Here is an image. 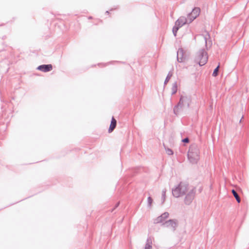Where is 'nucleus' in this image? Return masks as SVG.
Here are the masks:
<instances>
[{
  "mask_svg": "<svg viewBox=\"0 0 249 249\" xmlns=\"http://www.w3.org/2000/svg\"><path fill=\"white\" fill-rule=\"evenodd\" d=\"M152 246L151 243H147L145 247V249H151Z\"/></svg>",
  "mask_w": 249,
  "mask_h": 249,
  "instance_id": "nucleus-15",
  "label": "nucleus"
},
{
  "mask_svg": "<svg viewBox=\"0 0 249 249\" xmlns=\"http://www.w3.org/2000/svg\"><path fill=\"white\" fill-rule=\"evenodd\" d=\"M37 69L43 72H48L53 70V66L51 64L42 65L37 67Z\"/></svg>",
  "mask_w": 249,
  "mask_h": 249,
  "instance_id": "nucleus-9",
  "label": "nucleus"
},
{
  "mask_svg": "<svg viewBox=\"0 0 249 249\" xmlns=\"http://www.w3.org/2000/svg\"><path fill=\"white\" fill-rule=\"evenodd\" d=\"M165 193H164V194H163L164 198H165Z\"/></svg>",
  "mask_w": 249,
  "mask_h": 249,
  "instance_id": "nucleus-20",
  "label": "nucleus"
},
{
  "mask_svg": "<svg viewBox=\"0 0 249 249\" xmlns=\"http://www.w3.org/2000/svg\"><path fill=\"white\" fill-rule=\"evenodd\" d=\"M199 150L195 146H192L190 148L188 156V159L192 162H196L199 159Z\"/></svg>",
  "mask_w": 249,
  "mask_h": 249,
  "instance_id": "nucleus-3",
  "label": "nucleus"
},
{
  "mask_svg": "<svg viewBox=\"0 0 249 249\" xmlns=\"http://www.w3.org/2000/svg\"><path fill=\"white\" fill-rule=\"evenodd\" d=\"M89 19H91V18H91V17H89Z\"/></svg>",
  "mask_w": 249,
  "mask_h": 249,
  "instance_id": "nucleus-21",
  "label": "nucleus"
},
{
  "mask_svg": "<svg viewBox=\"0 0 249 249\" xmlns=\"http://www.w3.org/2000/svg\"><path fill=\"white\" fill-rule=\"evenodd\" d=\"M164 225L166 227L172 230H175L177 226V222L175 220H170L166 221L164 223Z\"/></svg>",
  "mask_w": 249,
  "mask_h": 249,
  "instance_id": "nucleus-8",
  "label": "nucleus"
},
{
  "mask_svg": "<svg viewBox=\"0 0 249 249\" xmlns=\"http://www.w3.org/2000/svg\"><path fill=\"white\" fill-rule=\"evenodd\" d=\"M195 189L193 191H190L188 194H187L185 198V204L189 205L190 204L192 200H193L195 196Z\"/></svg>",
  "mask_w": 249,
  "mask_h": 249,
  "instance_id": "nucleus-7",
  "label": "nucleus"
},
{
  "mask_svg": "<svg viewBox=\"0 0 249 249\" xmlns=\"http://www.w3.org/2000/svg\"><path fill=\"white\" fill-rule=\"evenodd\" d=\"M183 142H189V140L188 138H186V139H184V140H183Z\"/></svg>",
  "mask_w": 249,
  "mask_h": 249,
  "instance_id": "nucleus-19",
  "label": "nucleus"
},
{
  "mask_svg": "<svg viewBox=\"0 0 249 249\" xmlns=\"http://www.w3.org/2000/svg\"><path fill=\"white\" fill-rule=\"evenodd\" d=\"M117 122L115 119L114 117L112 118L111 124L108 129V132L109 133L111 132L115 128L116 126Z\"/></svg>",
  "mask_w": 249,
  "mask_h": 249,
  "instance_id": "nucleus-11",
  "label": "nucleus"
},
{
  "mask_svg": "<svg viewBox=\"0 0 249 249\" xmlns=\"http://www.w3.org/2000/svg\"><path fill=\"white\" fill-rule=\"evenodd\" d=\"M219 65H218L214 70L213 72V76H214V77H215L218 74V70H219Z\"/></svg>",
  "mask_w": 249,
  "mask_h": 249,
  "instance_id": "nucleus-14",
  "label": "nucleus"
},
{
  "mask_svg": "<svg viewBox=\"0 0 249 249\" xmlns=\"http://www.w3.org/2000/svg\"><path fill=\"white\" fill-rule=\"evenodd\" d=\"M188 23H190V22L188 21V19L187 17L184 16L180 17L176 22L175 26L173 28V32L174 35L175 36H176L177 32L179 28L185 24Z\"/></svg>",
  "mask_w": 249,
  "mask_h": 249,
  "instance_id": "nucleus-4",
  "label": "nucleus"
},
{
  "mask_svg": "<svg viewBox=\"0 0 249 249\" xmlns=\"http://www.w3.org/2000/svg\"><path fill=\"white\" fill-rule=\"evenodd\" d=\"M167 152L169 155H172L173 154V151L171 149H168L167 150Z\"/></svg>",
  "mask_w": 249,
  "mask_h": 249,
  "instance_id": "nucleus-17",
  "label": "nucleus"
},
{
  "mask_svg": "<svg viewBox=\"0 0 249 249\" xmlns=\"http://www.w3.org/2000/svg\"><path fill=\"white\" fill-rule=\"evenodd\" d=\"M200 12V9L198 7L195 8L191 13L187 15V18L188 21L191 23L195 18H196L199 15Z\"/></svg>",
  "mask_w": 249,
  "mask_h": 249,
  "instance_id": "nucleus-5",
  "label": "nucleus"
},
{
  "mask_svg": "<svg viewBox=\"0 0 249 249\" xmlns=\"http://www.w3.org/2000/svg\"><path fill=\"white\" fill-rule=\"evenodd\" d=\"M178 90V86L176 83H174L172 85L171 88V93L172 94L176 93Z\"/></svg>",
  "mask_w": 249,
  "mask_h": 249,
  "instance_id": "nucleus-12",
  "label": "nucleus"
},
{
  "mask_svg": "<svg viewBox=\"0 0 249 249\" xmlns=\"http://www.w3.org/2000/svg\"><path fill=\"white\" fill-rule=\"evenodd\" d=\"M152 201H153L152 198L151 197H149L148 198V203H149L150 206L151 205V204L152 203Z\"/></svg>",
  "mask_w": 249,
  "mask_h": 249,
  "instance_id": "nucleus-16",
  "label": "nucleus"
},
{
  "mask_svg": "<svg viewBox=\"0 0 249 249\" xmlns=\"http://www.w3.org/2000/svg\"><path fill=\"white\" fill-rule=\"evenodd\" d=\"M194 189L195 188L193 186H190L186 182L182 181L172 190V194L174 196L178 197L183 195H186L190 191H193Z\"/></svg>",
  "mask_w": 249,
  "mask_h": 249,
  "instance_id": "nucleus-1",
  "label": "nucleus"
},
{
  "mask_svg": "<svg viewBox=\"0 0 249 249\" xmlns=\"http://www.w3.org/2000/svg\"><path fill=\"white\" fill-rule=\"evenodd\" d=\"M185 99L184 97H181L180 99V101H179V105L181 104H182L183 103V100Z\"/></svg>",
  "mask_w": 249,
  "mask_h": 249,
  "instance_id": "nucleus-18",
  "label": "nucleus"
},
{
  "mask_svg": "<svg viewBox=\"0 0 249 249\" xmlns=\"http://www.w3.org/2000/svg\"><path fill=\"white\" fill-rule=\"evenodd\" d=\"M187 55L182 49H178L177 53V59L178 62H182L186 59Z\"/></svg>",
  "mask_w": 249,
  "mask_h": 249,
  "instance_id": "nucleus-6",
  "label": "nucleus"
},
{
  "mask_svg": "<svg viewBox=\"0 0 249 249\" xmlns=\"http://www.w3.org/2000/svg\"><path fill=\"white\" fill-rule=\"evenodd\" d=\"M169 216V213H162L160 216H159L155 220L156 223H159L163 222Z\"/></svg>",
  "mask_w": 249,
  "mask_h": 249,
  "instance_id": "nucleus-10",
  "label": "nucleus"
},
{
  "mask_svg": "<svg viewBox=\"0 0 249 249\" xmlns=\"http://www.w3.org/2000/svg\"><path fill=\"white\" fill-rule=\"evenodd\" d=\"M208 58L207 53L204 50H201L196 53L195 61L199 66H201L207 63Z\"/></svg>",
  "mask_w": 249,
  "mask_h": 249,
  "instance_id": "nucleus-2",
  "label": "nucleus"
},
{
  "mask_svg": "<svg viewBox=\"0 0 249 249\" xmlns=\"http://www.w3.org/2000/svg\"><path fill=\"white\" fill-rule=\"evenodd\" d=\"M231 192H232L233 195L235 197L236 201L238 202V203H240L241 201V200H240V197L237 194V193H236V192L234 190H232L231 191Z\"/></svg>",
  "mask_w": 249,
  "mask_h": 249,
  "instance_id": "nucleus-13",
  "label": "nucleus"
}]
</instances>
